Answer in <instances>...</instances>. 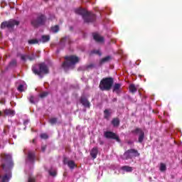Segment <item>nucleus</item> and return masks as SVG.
Masks as SVG:
<instances>
[{
	"mask_svg": "<svg viewBox=\"0 0 182 182\" xmlns=\"http://www.w3.org/2000/svg\"><path fill=\"white\" fill-rule=\"evenodd\" d=\"M129 92L134 95L136 92H137V88L134 84H131L129 87Z\"/></svg>",
	"mask_w": 182,
	"mask_h": 182,
	"instance_id": "19",
	"label": "nucleus"
},
{
	"mask_svg": "<svg viewBox=\"0 0 182 182\" xmlns=\"http://www.w3.org/2000/svg\"><path fill=\"white\" fill-rule=\"evenodd\" d=\"M67 41H69V38L68 37H64L61 39L60 42H61V43H65V42H66Z\"/></svg>",
	"mask_w": 182,
	"mask_h": 182,
	"instance_id": "36",
	"label": "nucleus"
},
{
	"mask_svg": "<svg viewBox=\"0 0 182 182\" xmlns=\"http://www.w3.org/2000/svg\"><path fill=\"white\" fill-rule=\"evenodd\" d=\"M19 21L14 19H10L8 21H4L1 24V29H14L15 26H18L19 25Z\"/></svg>",
	"mask_w": 182,
	"mask_h": 182,
	"instance_id": "8",
	"label": "nucleus"
},
{
	"mask_svg": "<svg viewBox=\"0 0 182 182\" xmlns=\"http://www.w3.org/2000/svg\"><path fill=\"white\" fill-rule=\"evenodd\" d=\"M36 159V156L35 155V152L28 151V160L30 163H35V159Z\"/></svg>",
	"mask_w": 182,
	"mask_h": 182,
	"instance_id": "13",
	"label": "nucleus"
},
{
	"mask_svg": "<svg viewBox=\"0 0 182 182\" xmlns=\"http://www.w3.org/2000/svg\"><path fill=\"white\" fill-rule=\"evenodd\" d=\"M140 156V153L137 149H130L127 150L122 156H121V159L122 160H131L133 157H139Z\"/></svg>",
	"mask_w": 182,
	"mask_h": 182,
	"instance_id": "7",
	"label": "nucleus"
},
{
	"mask_svg": "<svg viewBox=\"0 0 182 182\" xmlns=\"http://www.w3.org/2000/svg\"><path fill=\"white\" fill-rule=\"evenodd\" d=\"M104 136L105 139H111L112 140H116L118 143H120V138L116 133L110 131H107L104 133Z\"/></svg>",
	"mask_w": 182,
	"mask_h": 182,
	"instance_id": "9",
	"label": "nucleus"
},
{
	"mask_svg": "<svg viewBox=\"0 0 182 182\" xmlns=\"http://www.w3.org/2000/svg\"><path fill=\"white\" fill-rule=\"evenodd\" d=\"M99 143H100V146H103V144H105V141H103L102 140H100Z\"/></svg>",
	"mask_w": 182,
	"mask_h": 182,
	"instance_id": "41",
	"label": "nucleus"
},
{
	"mask_svg": "<svg viewBox=\"0 0 182 182\" xmlns=\"http://www.w3.org/2000/svg\"><path fill=\"white\" fill-rule=\"evenodd\" d=\"M110 114H112V113L109 111V109H105L104 111V119H106V120H109Z\"/></svg>",
	"mask_w": 182,
	"mask_h": 182,
	"instance_id": "22",
	"label": "nucleus"
},
{
	"mask_svg": "<svg viewBox=\"0 0 182 182\" xmlns=\"http://www.w3.org/2000/svg\"><path fill=\"white\" fill-rule=\"evenodd\" d=\"M120 87H122V84L115 83L113 86L112 92H116L117 94H119V90H120Z\"/></svg>",
	"mask_w": 182,
	"mask_h": 182,
	"instance_id": "16",
	"label": "nucleus"
},
{
	"mask_svg": "<svg viewBox=\"0 0 182 182\" xmlns=\"http://www.w3.org/2000/svg\"><path fill=\"white\" fill-rule=\"evenodd\" d=\"M33 143H35V139H33Z\"/></svg>",
	"mask_w": 182,
	"mask_h": 182,
	"instance_id": "45",
	"label": "nucleus"
},
{
	"mask_svg": "<svg viewBox=\"0 0 182 182\" xmlns=\"http://www.w3.org/2000/svg\"><path fill=\"white\" fill-rule=\"evenodd\" d=\"M51 31L53 32V33H58V32H59V26L55 25L51 27Z\"/></svg>",
	"mask_w": 182,
	"mask_h": 182,
	"instance_id": "26",
	"label": "nucleus"
},
{
	"mask_svg": "<svg viewBox=\"0 0 182 182\" xmlns=\"http://www.w3.org/2000/svg\"><path fill=\"white\" fill-rule=\"evenodd\" d=\"M143 140H144V132L139 134L138 141L139 143H143Z\"/></svg>",
	"mask_w": 182,
	"mask_h": 182,
	"instance_id": "27",
	"label": "nucleus"
},
{
	"mask_svg": "<svg viewBox=\"0 0 182 182\" xmlns=\"http://www.w3.org/2000/svg\"><path fill=\"white\" fill-rule=\"evenodd\" d=\"M32 72L42 79L45 75H49V67L46 63H41L32 67Z\"/></svg>",
	"mask_w": 182,
	"mask_h": 182,
	"instance_id": "3",
	"label": "nucleus"
},
{
	"mask_svg": "<svg viewBox=\"0 0 182 182\" xmlns=\"http://www.w3.org/2000/svg\"><path fill=\"white\" fill-rule=\"evenodd\" d=\"M112 60V56L110 55H107L103 58H102L100 60V66H102V65H105V63H108V62L109 60Z\"/></svg>",
	"mask_w": 182,
	"mask_h": 182,
	"instance_id": "14",
	"label": "nucleus"
},
{
	"mask_svg": "<svg viewBox=\"0 0 182 182\" xmlns=\"http://www.w3.org/2000/svg\"><path fill=\"white\" fill-rule=\"evenodd\" d=\"M16 63H17L16 60V59H14V60H12L9 63V66H10L11 68H14V66H16Z\"/></svg>",
	"mask_w": 182,
	"mask_h": 182,
	"instance_id": "29",
	"label": "nucleus"
},
{
	"mask_svg": "<svg viewBox=\"0 0 182 182\" xmlns=\"http://www.w3.org/2000/svg\"><path fill=\"white\" fill-rule=\"evenodd\" d=\"M1 114H2V112L0 111V116H1Z\"/></svg>",
	"mask_w": 182,
	"mask_h": 182,
	"instance_id": "46",
	"label": "nucleus"
},
{
	"mask_svg": "<svg viewBox=\"0 0 182 182\" xmlns=\"http://www.w3.org/2000/svg\"><path fill=\"white\" fill-rule=\"evenodd\" d=\"M28 182H35V178H28Z\"/></svg>",
	"mask_w": 182,
	"mask_h": 182,
	"instance_id": "40",
	"label": "nucleus"
},
{
	"mask_svg": "<svg viewBox=\"0 0 182 182\" xmlns=\"http://www.w3.org/2000/svg\"><path fill=\"white\" fill-rule=\"evenodd\" d=\"M26 58L28 59V60H30L31 62H32V60H35V59H36V56H35V54L33 53H32L31 55H21V60H23V62H26Z\"/></svg>",
	"mask_w": 182,
	"mask_h": 182,
	"instance_id": "11",
	"label": "nucleus"
},
{
	"mask_svg": "<svg viewBox=\"0 0 182 182\" xmlns=\"http://www.w3.org/2000/svg\"><path fill=\"white\" fill-rule=\"evenodd\" d=\"M66 161H68V158H64V164H66Z\"/></svg>",
	"mask_w": 182,
	"mask_h": 182,
	"instance_id": "42",
	"label": "nucleus"
},
{
	"mask_svg": "<svg viewBox=\"0 0 182 182\" xmlns=\"http://www.w3.org/2000/svg\"><path fill=\"white\" fill-rule=\"evenodd\" d=\"M167 170V167L166 166V164L161 163L160 166V171H166Z\"/></svg>",
	"mask_w": 182,
	"mask_h": 182,
	"instance_id": "30",
	"label": "nucleus"
},
{
	"mask_svg": "<svg viewBox=\"0 0 182 182\" xmlns=\"http://www.w3.org/2000/svg\"><path fill=\"white\" fill-rule=\"evenodd\" d=\"M67 164H68V167H70L72 169H73V168H75V167H76V164H75L74 161H68L67 162Z\"/></svg>",
	"mask_w": 182,
	"mask_h": 182,
	"instance_id": "24",
	"label": "nucleus"
},
{
	"mask_svg": "<svg viewBox=\"0 0 182 182\" xmlns=\"http://www.w3.org/2000/svg\"><path fill=\"white\" fill-rule=\"evenodd\" d=\"M50 176H52L53 177H55L57 174L56 171H49Z\"/></svg>",
	"mask_w": 182,
	"mask_h": 182,
	"instance_id": "37",
	"label": "nucleus"
},
{
	"mask_svg": "<svg viewBox=\"0 0 182 182\" xmlns=\"http://www.w3.org/2000/svg\"><path fill=\"white\" fill-rule=\"evenodd\" d=\"M112 102H117V98H114V99L112 100Z\"/></svg>",
	"mask_w": 182,
	"mask_h": 182,
	"instance_id": "43",
	"label": "nucleus"
},
{
	"mask_svg": "<svg viewBox=\"0 0 182 182\" xmlns=\"http://www.w3.org/2000/svg\"><path fill=\"white\" fill-rule=\"evenodd\" d=\"M41 139H43L44 140H47V139H49V136L47 135L46 133H43L40 135Z\"/></svg>",
	"mask_w": 182,
	"mask_h": 182,
	"instance_id": "31",
	"label": "nucleus"
},
{
	"mask_svg": "<svg viewBox=\"0 0 182 182\" xmlns=\"http://www.w3.org/2000/svg\"><path fill=\"white\" fill-rule=\"evenodd\" d=\"M92 53H95V55H98L99 56H102V53L99 50H94L92 51Z\"/></svg>",
	"mask_w": 182,
	"mask_h": 182,
	"instance_id": "32",
	"label": "nucleus"
},
{
	"mask_svg": "<svg viewBox=\"0 0 182 182\" xmlns=\"http://www.w3.org/2000/svg\"><path fill=\"white\" fill-rule=\"evenodd\" d=\"M132 133L134 134H141L142 133H144V132H143V130H141L140 128H136L134 130H132Z\"/></svg>",
	"mask_w": 182,
	"mask_h": 182,
	"instance_id": "23",
	"label": "nucleus"
},
{
	"mask_svg": "<svg viewBox=\"0 0 182 182\" xmlns=\"http://www.w3.org/2000/svg\"><path fill=\"white\" fill-rule=\"evenodd\" d=\"M46 16L45 14H38L36 18L31 20V23L33 28H39L43 26L46 23Z\"/></svg>",
	"mask_w": 182,
	"mask_h": 182,
	"instance_id": "6",
	"label": "nucleus"
},
{
	"mask_svg": "<svg viewBox=\"0 0 182 182\" xmlns=\"http://www.w3.org/2000/svg\"><path fill=\"white\" fill-rule=\"evenodd\" d=\"M93 68H95V65L94 64H90V65L86 66L87 70H89V69H93Z\"/></svg>",
	"mask_w": 182,
	"mask_h": 182,
	"instance_id": "35",
	"label": "nucleus"
},
{
	"mask_svg": "<svg viewBox=\"0 0 182 182\" xmlns=\"http://www.w3.org/2000/svg\"><path fill=\"white\" fill-rule=\"evenodd\" d=\"M29 102L30 103H32V105H35V97H33V95L30 96Z\"/></svg>",
	"mask_w": 182,
	"mask_h": 182,
	"instance_id": "33",
	"label": "nucleus"
},
{
	"mask_svg": "<svg viewBox=\"0 0 182 182\" xmlns=\"http://www.w3.org/2000/svg\"><path fill=\"white\" fill-rule=\"evenodd\" d=\"M48 95H49V92H44L40 95V97H41V98L46 97V96H48Z\"/></svg>",
	"mask_w": 182,
	"mask_h": 182,
	"instance_id": "34",
	"label": "nucleus"
},
{
	"mask_svg": "<svg viewBox=\"0 0 182 182\" xmlns=\"http://www.w3.org/2000/svg\"><path fill=\"white\" fill-rule=\"evenodd\" d=\"M80 103L84 106V107H86L87 109H90V102H89V100L84 95L81 96L80 97Z\"/></svg>",
	"mask_w": 182,
	"mask_h": 182,
	"instance_id": "10",
	"label": "nucleus"
},
{
	"mask_svg": "<svg viewBox=\"0 0 182 182\" xmlns=\"http://www.w3.org/2000/svg\"><path fill=\"white\" fill-rule=\"evenodd\" d=\"M65 60L63 64L62 68L64 70L67 71L69 70L71 68H73L76 63H79V57L76 55H67L64 58Z\"/></svg>",
	"mask_w": 182,
	"mask_h": 182,
	"instance_id": "4",
	"label": "nucleus"
},
{
	"mask_svg": "<svg viewBox=\"0 0 182 182\" xmlns=\"http://www.w3.org/2000/svg\"><path fill=\"white\" fill-rule=\"evenodd\" d=\"M4 114L6 116H15V111L12 109H6L4 111Z\"/></svg>",
	"mask_w": 182,
	"mask_h": 182,
	"instance_id": "21",
	"label": "nucleus"
},
{
	"mask_svg": "<svg viewBox=\"0 0 182 182\" xmlns=\"http://www.w3.org/2000/svg\"><path fill=\"white\" fill-rule=\"evenodd\" d=\"M41 150L44 153V151H46V145H44V146H41Z\"/></svg>",
	"mask_w": 182,
	"mask_h": 182,
	"instance_id": "39",
	"label": "nucleus"
},
{
	"mask_svg": "<svg viewBox=\"0 0 182 182\" xmlns=\"http://www.w3.org/2000/svg\"><path fill=\"white\" fill-rule=\"evenodd\" d=\"M128 144H132V142H130V141H128Z\"/></svg>",
	"mask_w": 182,
	"mask_h": 182,
	"instance_id": "44",
	"label": "nucleus"
},
{
	"mask_svg": "<svg viewBox=\"0 0 182 182\" xmlns=\"http://www.w3.org/2000/svg\"><path fill=\"white\" fill-rule=\"evenodd\" d=\"M122 170L127 171V173H132V171H133V168L129 166H124L122 167Z\"/></svg>",
	"mask_w": 182,
	"mask_h": 182,
	"instance_id": "20",
	"label": "nucleus"
},
{
	"mask_svg": "<svg viewBox=\"0 0 182 182\" xmlns=\"http://www.w3.org/2000/svg\"><path fill=\"white\" fill-rule=\"evenodd\" d=\"M50 41V36H42L41 39L39 40V42L42 43H46V42H49Z\"/></svg>",
	"mask_w": 182,
	"mask_h": 182,
	"instance_id": "15",
	"label": "nucleus"
},
{
	"mask_svg": "<svg viewBox=\"0 0 182 182\" xmlns=\"http://www.w3.org/2000/svg\"><path fill=\"white\" fill-rule=\"evenodd\" d=\"M112 124L114 127H119V126H120V120L119 118H114L112 121Z\"/></svg>",
	"mask_w": 182,
	"mask_h": 182,
	"instance_id": "17",
	"label": "nucleus"
},
{
	"mask_svg": "<svg viewBox=\"0 0 182 182\" xmlns=\"http://www.w3.org/2000/svg\"><path fill=\"white\" fill-rule=\"evenodd\" d=\"M48 122L50 124H51L52 126H53V124H56V123H58V118L53 117L50 119Z\"/></svg>",
	"mask_w": 182,
	"mask_h": 182,
	"instance_id": "25",
	"label": "nucleus"
},
{
	"mask_svg": "<svg viewBox=\"0 0 182 182\" xmlns=\"http://www.w3.org/2000/svg\"><path fill=\"white\" fill-rule=\"evenodd\" d=\"M1 168L6 173L3 176L1 182H8L9 178L12 177V172L11 171L14 168V161H12V156L9 154L1 155Z\"/></svg>",
	"mask_w": 182,
	"mask_h": 182,
	"instance_id": "1",
	"label": "nucleus"
},
{
	"mask_svg": "<svg viewBox=\"0 0 182 182\" xmlns=\"http://www.w3.org/2000/svg\"><path fill=\"white\" fill-rule=\"evenodd\" d=\"M113 83H114V80L112 77L102 78L99 85L100 90L109 92L113 87Z\"/></svg>",
	"mask_w": 182,
	"mask_h": 182,
	"instance_id": "5",
	"label": "nucleus"
},
{
	"mask_svg": "<svg viewBox=\"0 0 182 182\" xmlns=\"http://www.w3.org/2000/svg\"><path fill=\"white\" fill-rule=\"evenodd\" d=\"M93 39H95L96 42H103V41H105V38L103 37H101L98 34H94Z\"/></svg>",
	"mask_w": 182,
	"mask_h": 182,
	"instance_id": "18",
	"label": "nucleus"
},
{
	"mask_svg": "<svg viewBox=\"0 0 182 182\" xmlns=\"http://www.w3.org/2000/svg\"><path fill=\"white\" fill-rule=\"evenodd\" d=\"M92 159H93V160H95V159L97 158V154H99V148L97 146H95L93 147L90 153Z\"/></svg>",
	"mask_w": 182,
	"mask_h": 182,
	"instance_id": "12",
	"label": "nucleus"
},
{
	"mask_svg": "<svg viewBox=\"0 0 182 182\" xmlns=\"http://www.w3.org/2000/svg\"><path fill=\"white\" fill-rule=\"evenodd\" d=\"M28 43L29 45H35L36 43H39V41H38L37 39L28 40Z\"/></svg>",
	"mask_w": 182,
	"mask_h": 182,
	"instance_id": "28",
	"label": "nucleus"
},
{
	"mask_svg": "<svg viewBox=\"0 0 182 182\" xmlns=\"http://www.w3.org/2000/svg\"><path fill=\"white\" fill-rule=\"evenodd\" d=\"M77 15H80L85 22V23H92L96 21V14L92 11H87V10L82 8L76 9L75 10Z\"/></svg>",
	"mask_w": 182,
	"mask_h": 182,
	"instance_id": "2",
	"label": "nucleus"
},
{
	"mask_svg": "<svg viewBox=\"0 0 182 182\" xmlns=\"http://www.w3.org/2000/svg\"><path fill=\"white\" fill-rule=\"evenodd\" d=\"M18 90H19V92H23V86L20 85L18 87Z\"/></svg>",
	"mask_w": 182,
	"mask_h": 182,
	"instance_id": "38",
	"label": "nucleus"
}]
</instances>
